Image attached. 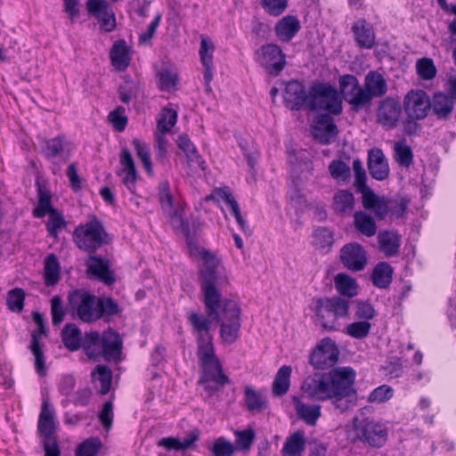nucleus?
Here are the masks:
<instances>
[{"label":"nucleus","instance_id":"31","mask_svg":"<svg viewBox=\"0 0 456 456\" xmlns=\"http://www.w3.org/2000/svg\"><path fill=\"white\" fill-rule=\"evenodd\" d=\"M379 250L387 256L397 255L401 246V237L394 232L384 231L378 235Z\"/></svg>","mask_w":456,"mask_h":456},{"label":"nucleus","instance_id":"51","mask_svg":"<svg viewBox=\"0 0 456 456\" xmlns=\"http://www.w3.org/2000/svg\"><path fill=\"white\" fill-rule=\"evenodd\" d=\"M158 197L163 211L175 207L174 205V197L171 192L170 183L167 180H163L159 183Z\"/></svg>","mask_w":456,"mask_h":456},{"label":"nucleus","instance_id":"18","mask_svg":"<svg viewBox=\"0 0 456 456\" xmlns=\"http://www.w3.org/2000/svg\"><path fill=\"white\" fill-rule=\"evenodd\" d=\"M354 38L361 49H372L376 45V34L374 28L366 19L361 18L355 20L351 28Z\"/></svg>","mask_w":456,"mask_h":456},{"label":"nucleus","instance_id":"17","mask_svg":"<svg viewBox=\"0 0 456 456\" xmlns=\"http://www.w3.org/2000/svg\"><path fill=\"white\" fill-rule=\"evenodd\" d=\"M338 134V129L330 114H320L313 126L314 137L323 145L331 143Z\"/></svg>","mask_w":456,"mask_h":456},{"label":"nucleus","instance_id":"48","mask_svg":"<svg viewBox=\"0 0 456 456\" xmlns=\"http://www.w3.org/2000/svg\"><path fill=\"white\" fill-rule=\"evenodd\" d=\"M133 144L138 158L141 159L142 164L149 175H153V168L151 158L150 147L147 143L141 142L139 139H134Z\"/></svg>","mask_w":456,"mask_h":456},{"label":"nucleus","instance_id":"53","mask_svg":"<svg viewBox=\"0 0 456 456\" xmlns=\"http://www.w3.org/2000/svg\"><path fill=\"white\" fill-rule=\"evenodd\" d=\"M25 291L20 288H15L8 291L6 304L12 312H21L24 308Z\"/></svg>","mask_w":456,"mask_h":456},{"label":"nucleus","instance_id":"37","mask_svg":"<svg viewBox=\"0 0 456 456\" xmlns=\"http://www.w3.org/2000/svg\"><path fill=\"white\" fill-rule=\"evenodd\" d=\"M305 444L304 431H297L287 437L281 452L287 456H300L305 450Z\"/></svg>","mask_w":456,"mask_h":456},{"label":"nucleus","instance_id":"62","mask_svg":"<svg viewBox=\"0 0 456 456\" xmlns=\"http://www.w3.org/2000/svg\"><path fill=\"white\" fill-rule=\"evenodd\" d=\"M333 232L326 227H319L314 232V244L319 248H325L333 244Z\"/></svg>","mask_w":456,"mask_h":456},{"label":"nucleus","instance_id":"8","mask_svg":"<svg viewBox=\"0 0 456 456\" xmlns=\"http://www.w3.org/2000/svg\"><path fill=\"white\" fill-rule=\"evenodd\" d=\"M68 309L86 323L98 321V297L87 291L76 289L68 297Z\"/></svg>","mask_w":456,"mask_h":456},{"label":"nucleus","instance_id":"13","mask_svg":"<svg viewBox=\"0 0 456 456\" xmlns=\"http://www.w3.org/2000/svg\"><path fill=\"white\" fill-rule=\"evenodd\" d=\"M402 110L399 99L387 97L378 106L377 121L387 129H392L396 126L400 120Z\"/></svg>","mask_w":456,"mask_h":456},{"label":"nucleus","instance_id":"21","mask_svg":"<svg viewBox=\"0 0 456 456\" xmlns=\"http://www.w3.org/2000/svg\"><path fill=\"white\" fill-rule=\"evenodd\" d=\"M123 342L119 334L111 329L103 332L101 358L107 362H117L122 353Z\"/></svg>","mask_w":456,"mask_h":456},{"label":"nucleus","instance_id":"1","mask_svg":"<svg viewBox=\"0 0 456 456\" xmlns=\"http://www.w3.org/2000/svg\"><path fill=\"white\" fill-rule=\"evenodd\" d=\"M202 265L199 269V282L206 314L220 322V336L228 344L234 343L240 335V308L232 299H223L222 288L229 283L228 277L218 272L219 259L210 251L200 252Z\"/></svg>","mask_w":456,"mask_h":456},{"label":"nucleus","instance_id":"40","mask_svg":"<svg viewBox=\"0 0 456 456\" xmlns=\"http://www.w3.org/2000/svg\"><path fill=\"white\" fill-rule=\"evenodd\" d=\"M61 266L58 257L49 254L45 259L44 280L47 287L56 285L60 281Z\"/></svg>","mask_w":456,"mask_h":456},{"label":"nucleus","instance_id":"36","mask_svg":"<svg viewBox=\"0 0 456 456\" xmlns=\"http://www.w3.org/2000/svg\"><path fill=\"white\" fill-rule=\"evenodd\" d=\"M61 339L67 349L77 351L82 346L83 337L76 324L67 323L61 330Z\"/></svg>","mask_w":456,"mask_h":456},{"label":"nucleus","instance_id":"19","mask_svg":"<svg viewBox=\"0 0 456 456\" xmlns=\"http://www.w3.org/2000/svg\"><path fill=\"white\" fill-rule=\"evenodd\" d=\"M57 428L56 413L48 399H43L41 411L38 418L37 429L44 438L54 436Z\"/></svg>","mask_w":456,"mask_h":456},{"label":"nucleus","instance_id":"44","mask_svg":"<svg viewBox=\"0 0 456 456\" xmlns=\"http://www.w3.org/2000/svg\"><path fill=\"white\" fill-rule=\"evenodd\" d=\"M345 101L350 104L351 109L354 111H359L369 107L372 102L370 94L361 86L353 93V94H351V96H349V98Z\"/></svg>","mask_w":456,"mask_h":456},{"label":"nucleus","instance_id":"28","mask_svg":"<svg viewBox=\"0 0 456 456\" xmlns=\"http://www.w3.org/2000/svg\"><path fill=\"white\" fill-rule=\"evenodd\" d=\"M110 57L116 69L124 71L127 69L130 64L131 56L130 49L125 40L121 39L115 42L110 50Z\"/></svg>","mask_w":456,"mask_h":456},{"label":"nucleus","instance_id":"7","mask_svg":"<svg viewBox=\"0 0 456 456\" xmlns=\"http://www.w3.org/2000/svg\"><path fill=\"white\" fill-rule=\"evenodd\" d=\"M352 424L355 439L363 444L380 448L387 443L388 432L384 424L369 418L360 419L358 416L353 419Z\"/></svg>","mask_w":456,"mask_h":456},{"label":"nucleus","instance_id":"59","mask_svg":"<svg viewBox=\"0 0 456 456\" xmlns=\"http://www.w3.org/2000/svg\"><path fill=\"white\" fill-rule=\"evenodd\" d=\"M210 452L214 456H233L235 447L231 441L220 436L213 443Z\"/></svg>","mask_w":456,"mask_h":456},{"label":"nucleus","instance_id":"23","mask_svg":"<svg viewBox=\"0 0 456 456\" xmlns=\"http://www.w3.org/2000/svg\"><path fill=\"white\" fill-rule=\"evenodd\" d=\"M355 206L354 194L348 190L337 191L332 199L331 208L339 216H350Z\"/></svg>","mask_w":456,"mask_h":456},{"label":"nucleus","instance_id":"3","mask_svg":"<svg viewBox=\"0 0 456 456\" xmlns=\"http://www.w3.org/2000/svg\"><path fill=\"white\" fill-rule=\"evenodd\" d=\"M196 354L201 369L199 384L212 395L225 384H230L231 379L224 373L222 364L215 353L213 336L196 338Z\"/></svg>","mask_w":456,"mask_h":456},{"label":"nucleus","instance_id":"33","mask_svg":"<svg viewBox=\"0 0 456 456\" xmlns=\"http://www.w3.org/2000/svg\"><path fill=\"white\" fill-rule=\"evenodd\" d=\"M244 401L247 409L253 413L262 412L268 408L266 397L251 386H246L244 388Z\"/></svg>","mask_w":456,"mask_h":456},{"label":"nucleus","instance_id":"42","mask_svg":"<svg viewBox=\"0 0 456 456\" xmlns=\"http://www.w3.org/2000/svg\"><path fill=\"white\" fill-rule=\"evenodd\" d=\"M335 287L338 293L347 297H353L357 295V282L346 273H338L334 279Z\"/></svg>","mask_w":456,"mask_h":456},{"label":"nucleus","instance_id":"29","mask_svg":"<svg viewBox=\"0 0 456 456\" xmlns=\"http://www.w3.org/2000/svg\"><path fill=\"white\" fill-rule=\"evenodd\" d=\"M187 320L192 328V332L196 338L211 336L210 333L212 321L214 317H209L208 314L204 315L200 312L191 311L188 313Z\"/></svg>","mask_w":456,"mask_h":456},{"label":"nucleus","instance_id":"14","mask_svg":"<svg viewBox=\"0 0 456 456\" xmlns=\"http://www.w3.org/2000/svg\"><path fill=\"white\" fill-rule=\"evenodd\" d=\"M86 274L89 279L97 280L106 285L116 281L114 272L110 269L109 260L96 255H90L86 261Z\"/></svg>","mask_w":456,"mask_h":456},{"label":"nucleus","instance_id":"24","mask_svg":"<svg viewBox=\"0 0 456 456\" xmlns=\"http://www.w3.org/2000/svg\"><path fill=\"white\" fill-rule=\"evenodd\" d=\"M430 110L438 119H447L454 109V101L447 94L436 92L429 101Z\"/></svg>","mask_w":456,"mask_h":456},{"label":"nucleus","instance_id":"60","mask_svg":"<svg viewBox=\"0 0 456 456\" xmlns=\"http://www.w3.org/2000/svg\"><path fill=\"white\" fill-rule=\"evenodd\" d=\"M163 212L167 221L175 230L189 233V225L185 223L176 207L171 208V209L168 210H164Z\"/></svg>","mask_w":456,"mask_h":456},{"label":"nucleus","instance_id":"63","mask_svg":"<svg viewBox=\"0 0 456 456\" xmlns=\"http://www.w3.org/2000/svg\"><path fill=\"white\" fill-rule=\"evenodd\" d=\"M51 314L52 322L53 326L60 325L66 315V311L63 307L62 299L60 296L55 295L51 299Z\"/></svg>","mask_w":456,"mask_h":456},{"label":"nucleus","instance_id":"22","mask_svg":"<svg viewBox=\"0 0 456 456\" xmlns=\"http://www.w3.org/2000/svg\"><path fill=\"white\" fill-rule=\"evenodd\" d=\"M300 28L299 20L296 16L287 15L276 22L274 32L280 41L289 43L298 33Z\"/></svg>","mask_w":456,"mask_h":456},{"label":"nucleus","instance_id":"6","mask_svg":"<svg viewBox=\"0 0 456 456\" xmlns=\"http://www.w3.org/2000/svg\"><path fill=\"white\" fill-rule=\"evenodd\" d=\"M315 313L325 330H336L338 319L348 315L349 301L339 297L318 298Z\"/></svg>","mask_w":456,"mask_h":456},{"label":"nucleus","instance_id":"47","mask_svg":"<svg viewBox=\"0 0 456 456\" xmlns=\"http://www.w3.org/2000/svg\"><path fill=\"white\" fill-rule=\"evenodd\" d=\"M328 168L331 177L337 181L346 183L351 177L350 167L341 159H333Z\"/></svg>","mask_w":456,"mask_h":456},{"label":"nucleus","instance_id":"26","mask_svg":"<svg viewBox=\"0 0 456 456\" xmlns=\"http://www.w3.org/2000/svg\"><path fill=\"white\" fill-rule=\"evenodd\" d=\"M216 195L223 200L226 205L230 208L232 215L234 216L236 222L240 227V229L246 234L250 235L251 230L247 221L243 219L240 212V206L235 200L232 193L227 189H217L216 191Z\"/></svg>","mask_w":456,"mask_h":456},{"label":"nucleus","instance_id":"50","mask_svg":"<svg viewBox=\"0 0 456 456\" xmlns=\"http://www.w3.org/2000/svg\"><path fill=\"white\" fill-rule=\"evenodd\" d=\"M47 215H49V218L46 223L47 232L51 237L56 238L60 230L66 226V221L62 213L57 209L47 213Z\"/></svg>","mask_w":456,"mask_h":456},{"label":"nucleus","instance_id":"5","mask_svg":"<svg viewBox=\"0 0 456 456\" xmlns=\"http://www.w3.org/2000/svg\"><path fill=\"white\" fill-rule=\"evenodd\" d=\"M107 232L96 217L78 225L73 232V239L78 248L90 254L94 253L107 243Z\"/></svg>","mask_w":456,"mask_h":456},{"label":"nucleus","instance_id":"2","mask_svg":"<svg viewBox=\"0 0 456 456\" xmlns=\"http://www.w3.org/2000/svg\"><path fill=\"white\" fill-rule=\"evenodd\" d=\"M355 377L356 373L353 368L338 367L329 372L307 377L302 389L311 399L331 400L336 409L345 412L355 404Z\"/></svg>","mask_w":456,"mask_h":456},{"label":"nucleus","instance_id":"58","mask_svg":"<svg viewBox=\"0 0 456 456\" xmlns=\"http://www.w3.org/2000/svg\"><path fill=\"white\" fill-rule=\"evenodd\" d=\"M177 122V112L173 109L165 108L162 110L159 119L158 120V130L161 133H167Z\"/></svg>","mask_w":456,"mask_h":456},{"label":"nucleus","instance_id":"10","mask_svg":"<svg viewBox=\"0 0 456 456\" xmlns=\"http://www.w3.org/2000/svg\"><path fill=\"white\" fill-rule=\"evenodd\" d=\"M33 320L38 326V330L31 333V341L28 348L35 357V370L41 376L46 375L45 357L41 344L42 336L47 335V328L45 322L44 314L39 312H33Z\"/></svg>","mask_w":456,"mask_h":456},{"label":"nucleus","instance_id":"16","mask_svg":"<svg viewBox=\"0 0 456 456\" xmlns=\"http://www.w3.org/2000/svg\"><path fill=\"white\" fill-rule=\"evenodd\" d=\"M340 260L348 270L362 271L367 264L366 251L357 242L347 243L340 249Z\"/></svg>","mask_w":456,"mask_h":456},{"label":"nucleus","instance_id":"45","mask_svg":"<svg viewBox=\"0 0 456 456\" xmlns=\"http://www.w3.org/2000/svg\"><path fill=\"white\" fill-rule=\"evenodd\" d=\"M395 159L399 166L409 167L413 162V151L404 140L395 143Z\"/></svg>","mask_w":456,"mask_h":456},{"label":"nucleus","instance_id":"11","mask_svg":"<svg viewBox=\"0 0 456 456\" xmlns=\"http://www.w3.org/2000/svg\"><path fill=\"white\" fill-rule=\"evenodd\" d=\"M338 349L335 342L329 338L321 340L310 356L311 364L318 370H324L335 365L338 359Z\"/></svg>","mask_w":456,"mask_h":456},{"label":"nucleus","instance_id":"41","mask_svg":"<svg viewBox=\"0 0 456 456\" xmlns=\"http://www.w3.org/2000/svg\"><path fill=\"white\" fill-rule=\"evenodd\" d=\"M291 371V367L289 365H283L278 370L273 383L274 396H282L289 391Z\"/></svg>","mask_w":456,"mask_h":456},{"label":"nucleus","instance_id":"56","mask_svg":"<svg viewBox=\"0 0 456 456\" xmlns=\"http://www.w3.org/2000/svg\"><path fill=\"white\" fill-rule=\"evenodd\" d=\"M371 324L367 321H358L348 324L346 327L347 335L354 338L362 339L369 336Z\"/></svg>","mask_w":456,"mask_h":456},{"label":"nucleus","instance_id":"35","mask_svg":"<svg viewBox=\"0 0 456 456\" xmlns=\"http://www.w3.org/2000/svg\"><path fill=\"white\" fill-rule=\"evenodd\" d=\"M102 342H103V334L96 331H91L85 334L83 337L82 346L86 354L94 360L101 358Z\"/></svg>","mask_w":456,"mask_h":456},{"label":"nucleus","instance_id":"9","mask_svg":"<svg viewBox=\"0 0 456 456\" xmlns=\"http://www.w3.org/2000/svg\"><path fill=\"white\" fill-rule=\"evenodd\" d=\"M256 61L271 76L277 77L286 66V54L275 44L263 45L255 53Z\"/></svg>","mask_w":456,"mask_h":456},{"label":"nucleus","instance_id":"64","mask_svg":"<svg viewBox=\"0 0 456 456\" xmlns=\"http://www.w3.org/2000/svg\"><path fill=\"white\" fill-rule=\"evenodd\" d=\"M167 145L168 141L167 138L165 135V133H159L156 134V159L159 161L161 165H166V163L168 161L167 159Z\"/></svg>","mask_w":456,"mask_h":456},{"label":"nucleus","instance_id":"4","mask_svg":"<svg viewBox=\"0 0 456 456\" xmlns=\"http://www.w3.org/2000/svg\"><path fill=\"white\" fill-rule=\"evenodd\" d=\"M309 111L325 110L326 114L342 113V100L338 90L330 83L316 81L310 86Z\"/></svg>","mask_w":456,"mask_h":456},{"label":"nucleus","instance_id":"61","mask_svg":"<svg viewBox=\"0 0 456 456\" xmlns=\"http://www.w3.org/2000/svg\"><path fill=\"white\" fill-rule=\"evenodd\" d=\"M416 69L419 76L425 80L433 79L436 76V68L432 59L422 58L417 61Z\"/></svg>","mask_w":456,"mask_h":456},{"label":"nucleus","instance_id":"55","mask_svg":"<svg viewBox=\"0 0 456 456\" xmlns=\"http://www.w3.org/2000/svg\"><path fill=\"white\" fill-rule=\"evenodd\" d=\"M234 435L236 448L240 451H249L256 438L254 429L247 428L241 431H236Z\"/></svg>","mask_w":456,"mask_h":456},{"label":"nucleus","instance_id":"20","mask_svg":"<svg viewBox=\"0 0 456 456\" xmlns=\"http://www.w3.org/2000/svg\"><path fill=\"white\" fill-rule=\"evenodd\" d=\"M367 164L372 178L378 181H384L388 177L389 166L381 149L372 148L369 151Z\"/></svg>","mask_w":456,"mask_h":456},{"label":"nucleus","instance_id":"38","mask_svg":"<svg viewBox=\"0 0 456 456\" xmlns=\"http://www.w3.org/2000/svg\"><path fill=\"white\" fill-rule=\"evenodd\" d=\"M354 225L357 232L366 237H372L377 232L375 220L370 215L362 210L354 212Z\"/></svg>","mask_w":456,"mask_h":456},{"label":"nucleus","instance_id":"54","mask_svg":"<svg viewBox=\"0 0 456 456\" xmlns=\"http://www.w3.org/2000/svg\"><path fill=\"white\" fill-rule=\"evenodd\" d=\"M102 445L98 437L86 439L77 447L76 456H97Z\"/></svg>","mask_w":456,"mask_h":456},{"label":"nucleus","instance_id":"15","mask_svg":"<svg viewBox=\"0 0 456 456\" xmlns=\"http://www.w3.org/2000/svg\"><path fill=\"white\" fill-rule=\"evenodd\" d=\"M404 110L409 118L424 119L430 110L429 100L422 90L410 91L404 98Z\"/></svg>","mask_w":456,"mask_h":456},{"label":"nucleus","instance_id":"30","mask_svg":"<svg viewBox=\"0 0 456 456\" xmlns=\"http://www.w3.org/2000/svg\"><path fill=\"white\" fill-rule=\"evenodd\" d=\"M364 88L371 99L382 97L387 91V84L384 77L378 71H369L365 76Z\"/></svg>","mask_w":456,"mask_h":456},{"label":"nucleus","instance_id":"46","mask_svg":"<svg viewBox=\"0 0 456 456\" xmlns=\"http://www.w3.org/2000/svg\"><path fill=\"white\" fill-rule=\"evenodd\" d=\"M92 377L94 379L100 382V393L102 395L109 393L112 380V371L110 367L106 365H97L92 372Z\"/></svg>","mask_w":456,"mask_h":456},{"label":"nucleus","instance_id":"27","mask_svg":"<svg viewBox=\"0 0 456 456\" xmlns=\"http://www.w3.org/2000/svg\"><path fill=\"white\" fill-rule=\"evenodd\" d=\"M216 195L223 200L226 205L230 208L232 215L234 216L236 222L240 227V229L246 234L250 235L251 230L247 221L243 219L240 212V206L235 200L232 193L227 189H217L216 191Z\"/></svg>","mask_w":456,"mask_h":456},{"label":"nucleus","instance_id":"34","mask_svg":"<svg viewBox=\"0 0 456 456\" xmlns=\"http://www.w3.org/2000/svg\"><path fill=\"white\" fill-rule=\"evenodd\" d=\"M38 202L33 210V216L43 218L47 213L55 210L52 204V195L49 190L41 183L37 182Z\"/></svg>","mask_w":456,"mask_h":456},{"label":"nucleus","instance_id":"25","mask_svg":"<svg viewBox=\"0 0 456 456\" xmlns=\"http://www.w3.org/2000/svg\"><path fill=\"white\" fill-rule=\"evenodd\" d=\"M292 403L298 419L308 426H315L321 417V405L303 403L298 397L294 396Z\"/></svg>","mask_w":456,"mask_h":456},{"label":"nucleus","instance_id":"43","mask_svg":"<svg viewBox=\"0 0 456 456\" xmlns=\"http://www.w3.org/2000/svg\"><path fill=\"white\" fill-rule=\"evenodd\" d=\"M121 312L122 308L114 298L110 297H98V320L103 318L109 321Z\"/></svg>","mask_w":456,"mask_h":456},{"label":"nucleus","instance_id":"52","mask_svg":"<svg viewBox=\"0 0 456 456\" xmlns=\"http://www.w3.org/2000/svg\"><path fill=\"white\" fill-rule=\"evenodd\" d=\"M159 88L161 91L175 90L178 84V75L169 69H165L159 72Z\"/></svg>","mask_w":456,"mask_h":456},{"label":"nucleus","instance_id":"12","mask_svg":"<svg viewBox=\"0 0 456 456\" xmlns=\"http://www.w3.org/2000/svg\"><path fill=\"white\" fill-rule=\"evenodd\" d=\"M309 95L310 89L307 92L305 85L298 80L291 79L285 85L284 103L291 110H299L303 107L308 109Z\"/></svg>","mask_w":456,"mask_h":456},{"label":"nucleus","instance_id":"39","mask_svg":"<svg viewBox=\"0 0 456 456\" xmlns=\"http://www.w3.org/2000/svg\"><path fill=\"white\" fill-rule=\"evenodd\" d=\"M393 269L387 262L376 265L371 273L373 285L379 289H387L392 282Z\"/></svg>","mask_w":456,"mask_h":456},{"label":"nucleus","instance_id":"32","mask_svg":"<svg viewBox=\"0 0 456 456\" xmlns=\"http://www.w3.org/2000/svg\"><path fill=\"white\" fill-rule=\"evenodd\" d=\"M64 140L65 138L62 135L42 140V152L46 159L57 163V159L64 155Z\"/></svg>","mask_w":456,"mask_h":456},{"label":"nucleus","instance_id":"57","mask_svg":"<svg viewBox=\"0 0 456 456\" xmlns=\"http://www.w3.org/2000/svg\"><path fill=\"white\" fill-rule=\"evenodd\" d=\"M178 148L184 152L188 161H197L200 158L195 145L191 141L190 137L182 134L177 138Z\"/></svg>","mask_w":456,"mask_h":456},{"label":"nucleus","instance_id":"49","mask_svg":"<svg viewBox=\"0 0 456 456\" xmlns=\"http://www.w3.org/2000/svg\"><path fill=\"white\" fill-rule=\"evenodd\" d=\"M339 91L345 100L349 98L360 86L358 78L352 74H345L338 78Z\"/></svg>","mask_w":456,"mask_h":456}]
</instances>
